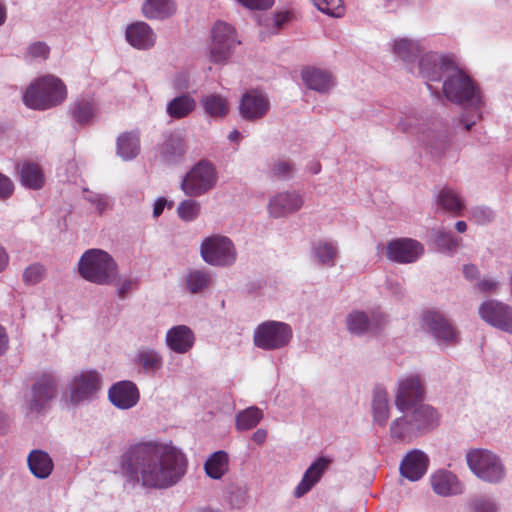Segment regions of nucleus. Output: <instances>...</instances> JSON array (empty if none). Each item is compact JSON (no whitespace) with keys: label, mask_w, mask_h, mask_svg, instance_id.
Here are the masks:
<instances>
[{"label":"nucleus","mask_w":512,"mask_h":512,"mask_svg":"<svg viewBox=\"0 0 512 512\" xmlns=\"http://www.w3.org/2000/svg\"><path fill=\"white\" fill-rule=\"evenodd\" d=\"M45 269L40 264H32L28 266L23 273V280L27 284H36L44 276Z\"/></svg>","instance_id":"obj_47"},{"label":"nucleus","mask_w":512,"mask_h":512,"mask_svg":"<svg viewBox=\"0 0 512 512\" xmlns=\"http://www.w3.org/2000/svg\"><path fill=\"white\" fill-rule=\"evenodd\" d=\"M481 291L488 292L493 291L497 287V283L492 280H482L477 284Z\"/></svg>","instance_id":"obj_58"},{"label":"nucleus","mask_w":512,"mask_h":512,"mask_svg":"<svg viewBox=\"0 0 512 512\" xmlns=\"http://www.w3.org/2000/svg\"><path fill=\"white\" fill-rule=\"evenodd\" d=\"M172 0H146L142 6L143 15L148 19H164L175 12Z\"/></svg>","instance_id":"obj_30"},{"label":"nucleus","mask_w":512,"mask_h":512,"mask_svg":"<svg viewBox=\"0 0 512 512\" xmlns=\"http://www.w3.org/2000/svg\"><path fill=\"white\" fill-rule=\"evenodd\" d=\"M303 205L301 197L296 193H280L271 199L269 213L273 217H281L300 209Z\"/></svg>","instance_id":"obj_25"},{"label":"nucleus","mask_w":512,"mask_h":512,"mask_svg":"<svg viewBox=\"0 0 512 512\" xmlns=\"http://www.w3.org/2000/svg\"><path fill=\"white\" fill-rule=\"evenodd\" d=\"M201 102L205 112L211 117H224L229 112L227 99L220 95H207Z\"/></svg>","instance_id":"obj_38"},{"label":"nucleus","mask_w":512,"mask_h":512,"mask_svg":"<svg viewBox=\"0 0 512 512\" xmlns=\"http://www.w3.org/2000/svg\"><path fill=\"white\" fill-rule=\"evenodd\" d=\"M27 461L31 473L37 478L45 479L53 470L52 459L42 450L31 451Z\"/></svg>","instance_id":"obj_28"},{"label":"nucleus","mask_w":512,"mask_h":512,"mask_svg":"<svg viewBox=\"0 0 512 512\" xmlns=\"http://www.w3.org/2000/svg\"><path fill=\"white\" fill-rule=\"evenodd\" d=\"M419 435L437 425L438 415L435 409L429 405H420L411 415H408Z\"/></svg>","instance_id":"obj_27"},{"label":"nucleus","mask_w":512,"mask_h":512,"mask_svg":"<svg viewBox=\"0 0 512 512\" xmlns=\"http://www.w3.org/2000/svg\"><path fill=\"white\" fill-rule=\"evenodd\" d=\"M423 324L438 341L455 343L458 340V333L454 326L439 312H425L423 314Z\"/></svg>","instance_id":"obj_16"},{"label":"nucleus","mask_w":512,"mask_h":512,"mask_svg":"<svg viewBox=\"0 0 512 512\" xmlns=\"http://www.w3.org/2000/svg\"><path fill=\"white\" fill-rule=\"evenodd\" d=\"M165 205H166V199L159 198L156 200V202L154 204V208H153L154 217H159L162 214Z\"/></svg>","instance_id":"obj_61"},{"label":"nucleus","mask_w":512,"mask_h":512,"mask_svg":"<svg viewBox=\"0 0 512 512\" xmlns=\"http://www.w3.org/2000/svg\"><path fill=\"white\" fill-rule=\"evenodd\" d=\"M120 467L131 481L146 488L163 489L184 476L187 459L172 445L148 441L131 445L122 454Z\"/></svg>","instance_id":"obj_1"},{"label":"nucleus","mask_w":512,"mask_h":512,"mask_svg":"<svg viewBox=\"0 0 512 512\" xmlns=\"http://www.w3.org/2000/svg\"><path fill=\"white\" fill-rule=\"evenodd\" d=\"M312 253L318 263L332 266L337 256V248L332 242L319 241L313 245Z\"/></svg>","instance_id":"obj_40"},{"label":"nucleus","mask_w":512,"mask_h":512,"mask_svg":"<svg viewBox=\"0 0 512 512\" xmlns=\"http://www.w3.org/2000/svg\"><path fill=\"white\" fill-rule=\"evenodd\" d=\"M431 486L433 491L441 496H450L460 494L463 486L457 477L445 470H440L431 476Z\"/></svg>","instance_id":"obj_24"},{"label":"nucleus","mask_w":512,"mask_h":512,"mask_svg":"<svg viewBox=\"0 0 512 512\" xmlns=\"http://www.w3.org/2000/svg\"><path fill=\"white\" fill-rule=\"evenodd\" d=\"M20 176L22 184L28 188L40 189L44 185L43 172L36 163H23Z\"/></svg>","instance_id":"obj_36"},{"label":"nucleus","mask_w":512,"mask_h":512,"mask_svg":"<svg viewBox=\"0 0 512 512\" xmlns=\"http://www.w3.org/2000/svg\"><path fill=\"white\" fill-rule=\"evenodd\" d=\"M196 107L195 100L189 95H181L172 99L167 105V113L171 118L181 119L188 116Z\"/></svg>","instance_id":"obj_35"},{"label":"nucleus","mask_w":512,"mask_h":512,"mask_svg":"<svg viewBox=\"0 0 512 512\" xmlns=\"http://www.w3.org/2000/svg\"><path fill=\"white\" fill-rule=\"evenodd\" d=\"M136 361L147 371H155L162 366L161 356L156 351L147 348L138 351Z\"/></svg>","instance_id":"obj_41"},{"label":"nucleus","mask_w":512,"mask_h":512,"mask_svg":"<svg viewBox=\"0 0 512 512\" xmlns=\"http://www.w3.org/2000/svg\"><path fill=\"white\" fill-rule=\"evenodd\" d=\"M291 19H292V13H290L289 11L278 12L274 16V27L277 29H281Z\"/></svg>","instance_id":"obj_55"},{"label":"nucleus","mask_w":512,"mask_h":512,"mask_svg":"<svg viewBox=\"0 0 512 512\" xmlns=\"http://www.w3.org/2000/svg\"><path fill=\"white\" fill-rule=\"evenodd\" d=\"M200 252L203 260L213 266H229L236 261L234 244L226 236L213 235L204 239Z\"/></svg>","instance_id":"obj_8"},{"label":"nucleus","mask_w":512,"mask_h":512,"mask_svg":"<svg viewBox=\"0 0 512 512\" xmlns=\"http://www.w3.org/2000/svg\"><path fill=\"white\" fill-rule=\"evenodd\" d=\"M239 43L236 39L235 29L231 25L221 21L216 22L212 28L211 61L215 64L225 63Z\"/></svg>","instance_id":"obj_9"},{"label":"nucleus","mask_w":512,"mask_h":512,"mask_svg":"<svg viewBox=\"0 0 512 512\" xmlns=\"http://www.w3.org/2000/svg\"><path fill=\"white\" fill-rule=\"evenodd\" d=\"M267 438V431L265 429H257L253 435L252 440L258 445H262Z\"/></svg>","instance_id":"obj_57"},{"label":"nucleus","mask_w":512,"mask_h":512,"mask_svg":"<svg viewBox=\"0 0 512 512\" xmlns=\"http://www.w3.org/2000/svg\"><path fill=\"white\" fill-rule=\"evenodd\" d=\"M96 104L91 99H78L70 106L72 118L80 125L89 124L96 115Z\"/></svg>","instance_id":"obj_32"},{"label":"nucleus","mask_w":512,"mask_h":512,"mask_svg":"<svg viewBox=\"0 0 512 512\" xmlns=\"http://www.w3.org/2000/svg\"><path fill=\"white\" fill-rule=\"evenodd\" d=\"M7 18V9L3 2L0 1V26H2Z\"/></svg>","instance_id":"obj_64"},{"label":"nucleus","mask_w":512,"mask_h":512,"mask_svg":"<svg viewBox=\"0 0 512 512\" xmlns=\"http://www.w3.org/2000/svg\"><path fill=\"white\" fill-rule=\"evenodd\" d=\"M138 287V281L135 278H124L117 287V294L120 298H125L127 294Z\"/></svg>","instance_id":"obj_51"},{"label":"nucleus","mask_w":512,"mask_h":512,"mask_svg":"<svg viewBox=\"0 0 512 512\" xmlns=\"http://www.w3.org/2000/svg\"><path fill=\"white\" fill-rule=\"evenodd\" d=\"M80 275L99 285L112 284L118 276V265L110 254L101 249L87 250L79 260Z\"/></svg>","instance_id":"obj_3"},{"label":"nucleus","mask_w":512,"mask_h":512,"mask_svg":"<svg viewBox=\"0 0 512 512\" xmlns=\"http://www.w3.org/2000/svg\"><path fill=\"white\" fill-rule=\"evenodd\" d=\"M251 10H266L272 7L274 0H237Z\"/></svg>","instance_id":"obj_53"},{"label":"nucleus","mask_w":512,"mask_h":512,"mask_svg":"<svg viewBox=\"0 0 512 512\" xmlns=\"http://www.w3.org/2000/svg\"><path fill=\"white\" fill-rule=\"evenodd\" d=\"M473 512H496V505L489 499L477 498L471 502Z\"/></svg>","instance_id":"obj_52"},{"label":"nucleus","mask_w":512,"mask_h":512,"mask_svg":"<svg viewBox=\"0 0 512 512\" xmlns=\"http://www.w3.org/2000/svg\"><path fill=\"white\" fill-rule=\"evenodd\" d=\"M329 464L330 460L324 457H320L314 463H312L304 473L300 483L295 488L294 496L300 498L308 493L311 488L320 480L323 473L327 470Z\"/></svg>","instance_id":"obj_21"},{"label":"nucleus","mask_w":512,"mask_h":512,"mask_svg":"<svg viewBox=\"0 0 512 512\" xmlns=\"http://www.w3.org/2000/svg\"><path fill=\"white\" fill-rule=\"evenodd\" d=\"M443 93L451 102L477 105L480 96L472 79L455 63L443 83Z\"/></svg>","instance_id":"obj_4"},{"label":"nucleus","mask_w":512,"mask_h":512,"mask_svg":"<svg viewBox=\"0 0 512 512\" xmlns=\"http://www.w3.org/2000/svg\"><path fill=\"white\" fill-rule=\"evenodd\" d=\"M423 246L412 238H397L389 241L386 246L387 258L396 263H413L423 254Z\"/></svg>","instance_id":"obj_13"},{"label":"nucleus","mask_w":512,"mask_h":512,"mask_svg":"<svg viewBox=\"0 0 512 512\" xmlns=\"http://www.w3.org/2000/svg\"><path fill=\"white\" fill-rule=\"evenodd\" d=\"M292 165L290 162L285 160H279L277 161L271 170V174L275 178H285L289 176L292 173Z\"/></svg>","instance_id":"obj_50"},{"label":"nucleus","mask_w":512,"mask_h":512,"mask_svg":"<svg viewBox=\"0 0 512 512\" xmlns=\"http://www.w3.org/2000/svg\"><path fill=\"white\" fill-rule=\"evenodd\" d=\"M67 98L63 81L53 75L37 78L26 89L23 102L34 110H48L62 104Z\"/></svg>","instance_id":"obj_2"},{"label":"nucleus","mask_w":512,"mask_h":512,"mask_svg":"<svg viewBox=\"0 0 512 512\" xmlns=\"http://www.w3.org/2000/svg\"><path fill=\"white\" fill-rule=\"evenodd\" d=\"M424 386L418 375H411L399 382L395 399L396 407L400 411H406L416 405L424 397Z\"/></svg>","instance_id":"obj_14"},{"label":"nucleus","mask_w":512,"mask_h":512,"mask_svg":"<svg viewBox=\"0 0 512 512\" xmlns=\"http://www.w3.org/2000/svg\"><path fill=\"white\" fill-rule=\"evenodd\" d=\"M206 474L212 479H220L228 470V454L225 451L214 452L205 462Z\"/></svg>","instance_id":"obj_34"},{"label":"nucleus","mask_w":512,"mask_h":512,"mask_svg":"<svg viewBox=\"0 0 512 512\" xmlns=\"http://www.w3.org/2000/svg\"><path fill=\"white\" fill-rule=\"evenodd\" d=\"M14 191V186L11 180L0 173V199L9 198Z\"/></svg>","instance_id":"obj_54"},{"label":"nucleus","mask_w":512,"mask_h":512,"mask_svg":"<svg viewBox=\"0 0 512 512\" xmlns=\"http://www.w3.org/2000/svg\"><path fill=\"white\" fill-rule=\"evenodd\" d=\"M479 315L487 324L512 335V306L488 300L480 305Z\"/></svg>","instance_id":"obj_10"},{"label":"nucleus","mask_w":512,"mask_h":512,"mask_svg":"<svg viewBox=\"0 0 512 512\" xmlns=\"http://www.w3.org/2000/svg\"><path fill=\"white\" fill-rule=\"evenodd\" d=\"M100 376L96 371L82 372L74 377L70 383V402L78 404L89 399L100 389Z\"/></svg>","instance_id":"obj_15"},{"label":"nucleus","mask_w":512,"mask_h":512,"mask_svg":"<svg viewBox=\"0 0 512 512\" xmlns=\"http://www.w3.org/2000/svg\"><path fill=\"white\" fill-rule=\"evenodd\" d=\"M391 437L397 441L410 442L419 436L408 415L395 419L390 426Z\"/></svg>","instance_id":"obj_31"},{"label":"nucleus","mask_w":512,"mask_h":512,"mask_svg":"<svg viewBox=\"0 0 512 512\" xmlns=\"http://www.w3.org/2000/svg\"><path fill=\"white\" fill-rule=\"evenodd\" d=\"M437 202L444 210L455 215H459L464 208V202L459 194L447 187L440 191Z\"/></svg>","instance_id":"obj_37"},{"label":"nucleus","mask_w":512,"mask_h":512,"mask_svg":"<svg viewBox=\"0 0 512 512\" xmlns=\"http://www.w3.org/2000/svg\"><path fill=\"white\" fill-rule=\"evenodd\" d=\"M185 137L180 132H171L164 137L159 154L163 162L174 164L179 162L186 153Z\"/></svg>","instance_id":"obj_19"},{"label":"nucleus","mask_w":512,"mask_h":512,"mask_svg":"<svg viewBox=\"0 0 512 512\" xmlns=\"http://www.w3.org/2000/svg\"><path fill=\"white\" fill-rule=\"evenodd\" d=\"M436 245L443 250H453L457 247V239L450 232H439L435 238Z\"/></svg>","instance_id":"obj_48"},{"label":"nucleus","mask_w":512,"mask_h":512,"mask_svg":"<svg viewBox=\"0 0 512 512\" xmlns=\"http://www.w3.org/2000/svg\"><path fill=\"white\" fill-rule=\"evenodd\" d=\"M111 403L119 409H130L139 401V391L131 381H120L109 389Z\"/></svg>","instance_id":"obj_18"},{"label":"nucleus","mask_w":512,"mask_h":512,"mask_svg":"<svg viewBox=\"0 0 512 512\" xmlns=\"http://www.w3.org/2000/svg\"><path fill=\"white\" fill-rule=\"evenodd\" d=\"M117 154L124 160L135 158L140 152V140L137 132H124L116 143Z\"/></svg>","instance_id":"obj_29"},{"label":"nucleus","mask_w":512,"mask_h":512,"mask_svg":"<svg viewBox=\"0 0 512 512\" xmlns=\"http://www.w3.org/2000/svg\"><path fill=\"white\" fill-rule=\"evenodd\" d=\"M420 51L419 44L409 39H400L394 43V52L403 60H409Z\"/></svg>","instance_id":"obj_44"},{"label":"nucleus","mask_w":512,"mask_h":512,"mask_svg":"<svg viewBox=\"0 0 512 512\" xmlns=\"http://www.w3.org/2000/svg\"><path fill=\"white\" fill-rule=\"evenodd\" d=\"M8 348V336L4 327L0 325V355L3 354Z\"/></svg>","instance_id":"obj_59"},{"label":"nucleus","mask_w":512,"mask_h":512,"mask_svg":"<svg viewBox=\"0 0 512 512\" xmlns=\"http://www.w3.org/2000/svg\"><path fill=\"white\" fill-rule=\"evenodd\" d=\"M127 41L135 48L149 49L154 46L156 36L145 22H136L126 29Z\"/></svg>","instance_id":"obj_22"},{"label":"nucleus","mask_w":512,"mask_h":512,"mask_svg":"<svg viewBox=\"0 0 512 512\" xmlns=\"http://www.w3.org/2000/svg\"><path fill=\"white\" fill-rule=\"evenodd\" d=\"M370 321L363 312H353L347 318V327L350 332L362 334L368 330Z\"/></svg>","instance_id":"obj_45"},{"label":"nucleus","mask_w":512,"mask_h":512,"mask_svg":"<svg viewBox=\"0 0 512 512\" xmlns=\"http://www.w3.org/2000/svg\"><path fill=\"white\" fill-rule=\"evenodd\" d=\"M463 273H464V276L467 278V279H475L478 275V269L476 266L474 265H465L464 268H463Z\"/></svg>","instance_id":"obj_60"},{"label":"nucleus","mask_w":512,"mask_h":512,"mask_svg":"<svg viewBox=\"0 0 512 512\" xmlns=\"http://www.w3.org/2000/svg\"><path fill=\"white\" fill-rule=\"evenodd\" d=\"M209 283V274L200 270L191 271L186 278V285L191 293H198L202 291L208 287Z\"/></svg>","instance_id":"obj_42"},{"label":"nucleus","mask_w":512,"mask_h":512,"mask_svg":"<svg viewBox=\"0 0 512 512\" xmlns=\"http://www.w3.org/2000/svg\"><path fill=\"white\" fill-rule=\"evenodd\" d=\"M314 5L323 13L339 18L345 14L343 0H312Z\"/></svg>","instance_id":"obj_43"},{"label":"nucleus","mask_w":512,"mask_h":512,"mask_svg":"<svg viewBox=\"0 0 512 512\" xmlns=\"http://www.w3.org/2000/svg\"><path fill=\"white\" fill-rule=\"evenodd\" d=\"M428 467L427 456L418 450L409 452L400 464V473L403 477L411 480H419Z\"/></svg>","instance_id":"obj_20"},{"label":"nucleus","mask_w":512,"mask_h":512,"mask_svg":"<svg viewBox=\"0 0 512 512\" xmlns=\"http://www.w3.org/2000/svg\"><path fill=\"white\" fill-rule=\"evenodd\" d=\"M270 108V103L266 95L258 90L246 92L240 101V114L249 121H255L263 118Z\"/></svg>","instance_id":"obj_17"},{"label":"nucleus","mask_w":512,"mask_h":512,"mask_svg":"<svg viewBox=\"0 0 512 512\" xmlns=\"http://www.w3.org/2000/svg\"><path fill=\"white\" fill-rule=\"evenodd\" d=\"M492 217V213L490 211H486L484 209H478L473 213V218L478 223H485L486 221H490Z\"/></svg>","instance_id":"obj_56"},{"label":"nucleus","mask_w":512,"mask_h":512,"mask_svg":"<svg viewBox=\"0 0 512 512\" xmlns=\"http://www.w3.org/2000/svg\"><path fill=\"white\" fill-rule=\"evenodd\" d=\"M57 381L52 374L44 373L36 379L31 388L28 407L31 411L44 410L57 395Z\"/></svg>","instance_id":"obj_12"},{"label":"nucleus","mask_w":512,"mask_h":512,"mask_svg":"<svg viewBox=\"0 0 512 512\" xmlns=\"http://www.w3.org/2000/svg\"><path fill=\"white\" fill-rule=\"evenodd\" d=\"M8 255L3 247L0 246V272H2L8 265Z\"/></svg>","instance_id":"obj_62"},{"label":"nucleus","mask_w":512,"mask_h":512,"mask_svg":"<svg viewBox=\"0 0 512 512\" xmlns=\"http://www.w3.org/2000/svg\"><path fill=\"white\" fill-rule=\"evenodd\" d=\"M292 338L291 327L284 322L266 321L255 329L254 344L263 350H275L286 346Z\"/></svg>","instance_id":"obj_7"},{"label":"nucleus","mask_w":512,"mask_h":512,"mask_svg":"<svg viewBox=\"0 0 512 512\" xmlns=\"http://www.w3.org/2000/svg\"><path fill=\"white\" fill-rule=\"evenodd\" d=\"M200 209L201 206L199 202L192 199H188L182 201L179 204L177 208V213L182 220L192 221L199 215Z\"/></svg>","instance_id":"obj_46"},{"label":"nucleus","mask_w":512,"mask_h":512,"mask_svg":"<svg viewBox=\"0 0 512 512\" xmlns=\"http://www.w3.org/2000/svg\"><path fill=\"white\" fill-rule=\"evenodd\" d=\"M262 418L263 413L259 408L255 406L249 407L237 414L236 428L239 431L250 430L256 427Z\"/></svg>","instance_id":"obj_39"},{"label":"nucleus","mask_w":512,"mask_h":512,"mask_svg":"<svg viewBox=\"0 0 512 512\" xmlns=\"http://www.w3.org/2000/svg\"><path fill=\"white\" fill-rule=\"evenodd\" d=\"M194 334L185 325H178L171 328L166 334L168 347L176 353L188 352L194 344Z\"/></svg>","instance_id":"obj_23"},{"label":"nucleus","mask_w":512,"mask_h":512,"mask_svg":"<svg viewBox=\"0 0 512 512\" xmlns=\"http://www.w3.org/2000/svg\"><path fill=\"white\" fill-rule=\"evenodd\" d=\"M214 165L202 160L195 164L181 183L182 191L190 197H199L213 189L217 183Z\"/></svg>","instance_id":"obj_5"},{"label":"nucleus","mask_w":512,"mask_h":512,"mask_svg":"<svg viewBox=\"0 0 512 512\" xmlns=\"http://www.w3.org/2000/svg\"><path fill=\"white\" fill-rule=\"evenodd\" d=\"M454 64L455 61L449 56L427 53L419 61V73L432 91L430 82H439L444 75L448 76Z\"/></svg>","instance_id":"obj_11"},{"label":"nucleus","mask_w":512,"mask_h":512,"mask_svg":"<svg viewBox=\"0 0 512 512\" xmlns=\"http://www.w3.org/2000/svg\"><path fill=\"white\" fill-rule=\"evenodd\" d=\"M174 86L178 89L188 88V80L184 75H180L175 79Z\"/></svg>","instance_id":"obj_63"},{"label":"nucleus","mask_w":512,"mask_h":512,"mask_svg":"<svg viewBox=\"0 0 512 512\" xmlns=\"http://www.w3.org/2000/svg\"><path fill=\"white\" fill-rule=\"evenodd\" d=\"M466 459L473 473L484 481L494 483L504 477V468L499 458L486 449L471 450Z\"/></svg>","instance_id":"obj_6"},{"label":"nucleus","mask_w":512,"mask_h":512,"mask_svg":"<svg viewBox=\"0 0 512 512\" xmlns=\"http://www.w3.org/2000/svg\"><path fill=\"white\" fill-rule=\"evenodd\" d=\"M50 53V48L44 42H35L27 49V55L31 58L47 59Z\"/></svg>","instance_id":"obj_49"},{"label":"nucleus","mask_w":512,"mask_h":512,"mask_svg":"<svg viewBox=\"0 0 512 512\" xmlns=\"http://www.w3.org/2000/svg\"><path fill=\"white\" fill-rule=\"evenodd\" d=\"M301 76L305 85L309 89L318 92H326L334 85L331 74L328 71L318 68H304L302 70Z\"/></svg>","instance_id":"obj_26"},{"label":"nucleus","mask_w":512,"mask_h":512,"mask_svg":"<svg viewBox=\"0 0 512 512\" xmlns=\"http://www.w3.org/2000/svg\"><path fill=\"white\" fill-rule=\"evenodd\" d=\"M373 417L375 422L385 426L389 419L388 394L382 388H376L372 400Z\"/></svg>","instance_id":"obj_33"}]
</instances>
